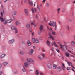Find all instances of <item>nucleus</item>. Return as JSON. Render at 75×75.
I'll list each match as a JSON object with an SVG mask.
<instances>
[{"mask_svg": "<svg viewBox=\"0 0 75 75\" xmlns=\"http://www.w3.org/2000/svg\"><path fill=\"white\" fill-rule=\"evenodd\" d=\"M45 57V54L42 53H41L40 55H39L38 56V58L39 60L41 61Z\"/></svg>", "mask_w": 75, "mask_h": 75, "instance_id": "3", "label": "nucleus"}, {"mask_svg": "<svg viewBox=\"0 0 75 75\" xmlns=\"http://www.w3.org/2000/svg\"><path fill=\"white\" fill-rule=\"evenodd\" d=\"M39 39L40 40H42V39H43V38L41 37V36H40L39 37Z\"/></svg>", "mask_w": 75, "mask_h": 75, "instance_id": "35", "label": "nucleus"}, {"mask_svg": "<svg viewBox=\"0 0 75 75\" xmlns=\"http://www.w3.org/2000/svg\"><path fill=\"white\" fill-rule=\"evenodd\" d=\"M60 47L62 49V48H63V46L62 45H60Z\"/></svg>", "mask_w": 75, "mask_h": 75, "instance_id": "39", "label": "nucleus"}, {"mask_svg": "<svg viewBox=\"0 0 75 75\" xmlns=\"http://www.w3.org/2000/svg\"><path fill=\"white\" fill-rule=\"evenodd\" d=\"M67 28L68 30H69L70 28H69V26H67Z\"/></svg>", "mask_w": 75, "mask_h": 75, "instance_id": "46", "label": "nucleus"}, {"mask_svg": "<svg viewBox=\"0 0 75 75\" xmlns=\"http://www.w3.org/2000/svg\"><path fill=\"white\" fill-rule=\"evenodd\" d=\"M4 1L5 3H6L7 1V0H4Z\"/></svg>", "mask_w": 75, "mask_h": 75, "instance_id": "55", "label": "nucleus"}, {"mask_svg": "<svg viewBox=\"0 0 75 75\" xmlns=\"http://www.w3.org/2000/svg\"><path fill=\"white\" fill-rule=\"evenodd\" d=\"M27 44L29 46H30V45H31V43L29 41H28L27 42Z\"/></svg>", "mask_w": 75, "mask_h": 75, "instance_id": "22", "label": "nucleus"}, {"mask_svg": "<svg viewBox=\"0 0 75 75\" xmlns=\"http://www.w3.org/2000/svg\"><path fill=\"white\" fill-rule=\"evenodd\" d=\"M56 51H57L58 53H59V50L58 49H56Z\"/></svg>", "mask_w": 75, "mask_h": 75, "instance_id": "44", "label": "nucleus"}, {"mask_svg": "<svg viewBox=\"0 0 75 75\" xmlns=\"http://www.w3.org/2000/svg\"><path fill=\"white\" fill-rule=\"evenodd\" d=\"M46 6L47 7H50V3H46Z\"/></svg>", "mask_w": 75, "mask_h": 75, "instance_id": "28", "label": "nucleus"}, {"mask_svg": "<svg viewBox=\"0 0 75 75\" xmlns=\"http://www.w3.org/2000/svg\"><path fill=\"white\" fill-rule=\"evenodd\" d=\"M16 29V27H15V26H12L11 27V29H12V30H15Z\"/></svg>", "mask_w": 75, "mask_h": 75, "instance_id": "25", "label": "nucleus"}, {"mask_svg": "<svg viewBox=\"0 0 75 75\" xmlns=\"http://www.w3.org/2000/svg\"><path fill=\"white\" fill-rule=\"evenodd\" d=\"M26 28L28 29H29L30 28V25L29 24H28L26 25Z\"/></svg>", "mask_w": 75, "mask_h": 75, "instance_id": "20", "label": "nucleus"}, {"mask_svg": "<svg viewBox=\"0 0 75 75\" xmlns=\"http://www.w3.org/2000/svg\"><path fill=\"white\" fill-rule=\"evenodd\" d=\"M22 60L23 61H24V59L23 58H22Z\"/></svg>", "mask_w": 75, "mask_h": 75, "instance_id": "56", "label": "nucleus"}, {"mask_svg": "<svg viewBox=\"0 0 75 75\" xmlns=\"http://www.w3.org/2000/svg\"><path fill=\"white\" fill-rule=\"evenodd\" d=\"M51 50H52V51H54V50L53 47H52L51 48Z\"/></svg>", "mask_w": 75, "mask_h": 75, "instance_id": "48", "label": "nucleus"}, {"mask_svg": "<svg viewBox=\"0 0 75 75\" xmlns=\"http://www.w3.org/2000/svg\"><path fill=\"white\" fill-rule=\"evenodd\" d=\"M34 52V50L33 49H31L29 52V54L30 55H32Z\"/></svg>", "mask_w": 75, "mask_h": 75, "instance_id": "10", "label": "nucleus"}, {"mask_svg": "<svg viewBox=\"0 0 75 75\" xmlns=\"http://www.w3.org/2000/svg\"><path fill=\"white\" fill-rule=\"evenodd\" d=\"M28 2L29 4L31 5V6H33V3L32 1H31L30 0H28Z\"/></svg>", "mask_w": 75, "mask_h": 75, "instance_id": "12", "label": "nucleus"}, {"mask_svg": "<svg viewBox=\"0 0 75 75\" xmlns=\"http://www.w3.org/2000/svg\"><path fill=\"white\" fill-rule=\"evenodd\" d=\"M56 47H58V45H57L56 44L55 45H54Z\"/></svg>", "mask_w": 75, "mask_h": 75, "instance_id": "53", "label": "nucleus"}, {"mask_svg": "<svg viewBox=\"0 0 75 75\" xmlns=\"http://www.w3.org/2000/svg\"><path fill=\"white\" fill-rule=\"evenodd\" d=\"M52 33L53 35H55V32L52 31Z\"/></svg>", "mask_w": 75, "mask_h": 75, "instance_id": "34", "label": "nucleus"}, {"mask_svg": "<svg viewBox=\"0 0 75 75\" xmlns=\"http://www.w3.org/2000/svg\"><path fill=\"white\" fill-rule=\"evenodd\" d=\"M26 15V16H28V10H25L24 11Z\"/></svg>", "mask_w": 75, "mask_h": 75, "instance_id": "16", "label": "nucleus"}, {"mask_svg": "<svg viewBox=\"0 0 75 75\" xmlns=\"http://www.w3.org/2000/svg\"><path fill=\"white\" fill-rule=\"evenodd\" d=\"M11 20H13V21H14V20H15V18H14V16H11Z\"/></svg>", "mask_w": 75, "mask_h": 75, "instance_id": "26", "label": "nucleus"}, {"mask_svg": "<svg viewBox=\"0 0 75 75\" xmlns=\"http://www.w3.org/2000/svg\"><path fill=\"white\" fill-rule=\"evenodd\" d=\"M32 11L33 13H34L35 12H37V10H32Z\"/></svg>", "mask_w": 75, "mask_h": 75, "instance_id": "30", "label": "nucleus"}, {"mask_svg": "<svg viewBox=\"0 0 75 75\" xmlns=\"http://www.w3.org/2000/svg\"><path fill=\"white\" fill-rule=\"evenodd\" d=\"M35 42L36 43H38L39 42V41L38 40V39H35Z\"/></svg>", "mask_w": 75, "mask_h": 75, "instance_id": "33", "label": "nucleus"}, {"mask_svg": "<svg viewBox=\"0 0 75 75\" xmlns=\"http://www.w3.org/2000/svg\"><path fill=\"white\" fill-rule=\"evenodd\" d=\"M57 71L58 72H60L61 71V67L59 66L57 68Z\"/></svg>", "mask_w": 75, "mask_h": 75, "instance_id": "9", "label": "nucleus"}, {"mask_svg": "<svg viewBox=\"0 0 75 75\" xmlns=\"http://www.w3.org/2000/svg\"><path fill=\"white\" fill-rule=\"evenodd\" d=\"M50 37V39L51 38V39H52V40H54V37L51 36Z\"/></svg>", "mask_w": 75, "mask_h": 75, "instance_id": "36", "label": "nucleus"}, {"mask_svg": "<svg viewBox=\"0 0 75 75\" xmlns=\"http://www.w3.org/2000/svg\"><path fill=\"white\" fill-rule=\"evenodd\" d=\"M49 25L50 26H51L52 25V22H50V23H49Z\"/></svg>", "mask_w": 75, "mask_h": 75, "instance_id": "40", "label": "nucleus"}, {"mask_svg": "<svg viewBox=\"0 0 75 75\" xmlns=\"http://www.w3.org/2000/svg\"><path fill=\"white\" fill-rule=\"evenodd\" d=\"M47 67L48 69H51L52 68V64L50 63L47 64Z\"/></svg>", "mask_w": 75, "mask_h": 75, "instance_id": "6", "label": "nucleus"}, {"mask_svg": "<svg viewBox=\"0 0 75 75\" xmlns=\"http://www.w3.org/2000/svg\"><path fill=\"white\" fill-rule=\"evenodd\" d=\"M62 12H64L65 11V10H62Z\"/></svg>", "mask_w": 75, "mask_h": 75, "instance_id": "61", "label": "nucleus"}, {"mask_svg": "<svg viewBox=\"0 0 75 75\" xmlns=\"http://www.w3.org/2000/svg\"><path fill=\"white\" fill-rule=\"evenodd\" d=\"M7 64H8V63L6 62H4L2 63V65L3 66H6Z\"/></svg>", "mask_w": 75, "mask_h": 75, "instance_id": "19", "label": "nucleus"}, {"mask_svg": "<svg viewBox=\"0 0 75 75\" xmlns=\"http://www.w3.org/2000/svg\"><path fill=\"white\" fill-rule=\"evenodd\" d=\"M2 68V65L1 64H0V68Z\"/></svg>", "mask_w": 75, "mask_h": 75, "instance_id": "54", "label": "nucleus"}, {"mask_svg": "<svg viewBox=\"0 0 75 75\" xmlns=\"http://www.w3.org/2000/svg\"><path fill=\"white\" fill-rule=\"evenodd\" d=\"M65 55L66 57H69V55H70L69 53L68 52H66Z\"/></svg>", "mask_w": 75, "mask_h": 75, "instance_id": "17", "label": "nucleus"}, {"mask_svg": "<svg viewBox=\"0 0 75 75\" xmlns=\"http://www.w3.org/2000/svg\"><path fill=\"white\" fill-rule=\"evenodd\" d=\"M34 24L33 22H32L31 23V25H34Z\"/></svg>", "mask_w": 75, "mask_h": 75, "instance_id": "59", "label": "nucleus"}, {"mask_svg": "<svg viewBox=\"0 0 75 75\" xmlns=\"http://www.w3.org/2000/svg\"><path fill=\"white\" fill-rule=\"evenodd\" d=\"M68 64L69 65V66H70V64H72V63L71 62H67Z\"/></svg>", "mask_w": 75, "mask_h": 75, "instance_id": "31", "label": "nucleus"}, {"mask_svg": "<svg viewBox=\"0 0 75 75\" xmlns=\"http://www.w3.org/2000/svg\"><path fill=\"white\" fill-rule=\"evenodd\" d=\"M14 41H15V40L14 39H12L11 40H10L8 41V43L9 44H13V43H14Z\"/></svg>", "mask_w": 75, "mask_h": 75, "instance_id": "5", "label": "nucleus"}, {"mask_svg": "<svg viewBox=\"0 0 75 75\" xmlns=\"http://www.w3.org/2000/svg\"><path fill=\"white\" fill-rule=\"evenodd\" d=\"M67 69L68 70H71V69L70 68V67H67Z\"/></svg>", "mask_w": 75, "mask_h": 75, "instance_id": "45", "label": "nucleus"}, {"mask_svg": "<svg viewBox=\"0 0 75 75\" xmlns=\"http://www.w3.org/2000/svg\"><path fill=\"white\" fill-rule=\"evenodd\" d=\"M38 8L39 10H40V6H38Z\"/></svg>", "mask_w": 75, "mask_h": 75, "instance_id": "63", "label": "nucleus"}, {"mask_svg": "<svg viewBox=\"0 0 75 75\" xmlns=\"http://www.w3.org/2000/svg\"><path fill=\"white\" fill-rule=\"evenodd\" d=\"M3 74V72L2 71H0V75H1Z\"/></svg>", "mask_w": 75, "mask_h": 75, "instance_id": "49", "label": "nucleus"}, {"mask_svg": "<svg viewBox=\"0 0 75 75\" xmlns=\"http://www.w3.org/2000/svg\"><path fill=\"white\" fill-rule=\"evenodd\" d=\"M48 35L49 36H50V37H51V36H52L51 35V33H48Z\"/></svg>", "mask_w": 75, "mask_h": 75, "instance_id": "43", "label": "nucleus"}, {"mask_svg": "<svg viewBox=\"0 0 75 75\" xmlns=\"http://www.w3.org/2000/svg\"><path fill=\"white\" fill-rule=\"evenodd\" d=\"M26 60L27 62H25L23 64L24 67H28L30 64H33L34 63V61L33 59L30 58H26Z\"/></svg>", "mask_w": 75, "mask_h": 75, "instance_id": "1", "label": "nucleus"}, {"mask_svg": "<svg viewBox=\"0 0 75 75\" xmlns=\"http://www.w3.org/2000/svg\"><path fill=\"white\" fill-rule=\"evenodd\" d=\"M32 41L33 43H35V39L34 38H33L32 39Z\"/></svg>", "mask_w": 75, "mask_h": 75, "instance_id": "24", "label": "nucleus"}, {"mask_svg": "<svg viewBox=\"0 0 75 75\" xmlns=\"http://www.w3.org/2000/svg\"><path fill=\"white\" fill-rule=\"evenodd\" d=\"M3 14H5V13H4V10H3V12H1V17H3Z\"/></svg>", "mask_w": 75, "mask_h": 75, "instance_id": "29", "label": "nucleus"}, {"mask_svg": "<svg viewBox=\"0 0 75 75\" xmlns=\"http://www.w3.org/2000/svg\"><path fill=\"white\" fill-rule=\"evenodd\" d=\"M53 44L54 45H55L56 44V43L55 42H53Z\"/></svg>", "mask_w": 75, "mask_h": 75, "instance_id": "58", "label": "nucleus"}, {"mask_svg": "<svg viewBox=\"0 0 75 75\" xmlns=\"http://www.w3.org/2000/svg\"><path fill=\"white\" fill-rule=\"evenodd\" d=\"M35 18L37 19H38V15H36Z\"/></svg>", "mask_w": 75, "mask_h": 75, "instance_id": "41", "label": "nucleus"}, {"mask_svg": "<svg viewBox=\"0 0 75 75\" xmlns=\"http://www.w3.org/2000/svg\"><path fill=\"white\" fill-rule=\"evenodd\" d=\"M64 51H67V46L65 45H64L63 46V48L62 49Z\"/></svg>", "mask_w": 75, "mask_h": 75, "instance_id": "7", "label": "nucleus"}, {"mask_svg": "<svg viewBox=\"0 0 75 75\" xmlns=\"http://www.w3.org/2000/svg\"><path fill=\"white\" fill-rule=\"evenodd\" d=\"M0 20L1 22H3L5 24H6L7 23H10L11 22V19L6 20V19H3V18L0 17Z\"/></svg>", "mask_w": 75, "mask_h": 75, "instance_id": "2", "label": "nucleus"}, {"mask_svg": "<svg viewBox=\"0 0 75 75\" xmlns=\"http://www.w3.org/2000/svg\"><path fill=\"white\" fill-rule=\"evenodd\" d=\"M71 69L73 71V72H75V71L74 70V69Z\"/></svg>", "mask_w": 75, "mask_h": 75, "instance_id": "64", "label": "nucleus"}, {"mask_svg": "<svg viewBox=\"0 0 75 75\" xmlns=\"http://www.w3.org/2000/svg\"><path fill=\"white\" fill-rule=\"evenodd\" d=\"M44 20L45 22H47V20L45 18Z\"/></svg>", "mask_w": 75, "mask_h": 75, "instance_id": "47", "label": "nucleus"}, {"mask_svg": "<svg viewBox=\"0 0 75 75\" xmlns=\"http://www.w3.org/2000/svg\"><path fill=\"white\" fill-rule=\"evenodd\" d=\"M23 68L22 69V71H23V72H26V69H25V67L23 66Z\"/></svg>", "mask_w": 75, "mask_h": 75, "instance_id": "11", "label": "nucleus"}, {"mask_svg": "<svg viewBox=\"0 0 75 75\" xmlns=\"http://www.w3.org/2000/svg\"><path fill=\"white\" fill-rule=\"evenodd\" d=\"M32 36H33V35H34V33L33 32L32 33Z\"/></svg>", "mask_w": 75, "mask_h": 75, "instance_id": "62", "label": "nucleus"}, {"mask_svg": "<svg viewBox=\"0 0 75 75\" xmlns=\"http://www.w3.org/2000/svg\"><path fill=\"white\" fill-rule=\"evenodd\" d=\"M42 51H43V52H45V50L44 49H42Z\"/></svg>", "mask_w": 75, "mask_h": 75, "instance_id": "57", "label": "nucleus"}, {"mask_svg": "<svg viewBox=\"0 0 75 75\" xmlns=\"http://www.w3.org/2000/svg\"><path fill=\"white\" fill-rule=\"evenodd\" d=\"M40 75H44V74H43V73L42 72H41L40 73Z\"/></svg>", "mask_w": 75, "mask_h": 75, "instance_id": "60", "label": "nucleus"}, {"mask_svg": "<svg viewBox=\"0 0 75 75\" xmlns=\"http://www.w3.org/2000/svg\"><path fill=\"white\" fill-rule=\"evenodd\" d=\"M13 15H16L17 14V12L16 11H14L13 12Z\"/></svg>", "mask_w": 75, "mask_h": 75, "instance_id": "37", "label": "nucleus"}, {"mask_svg": "<svg viewBox=\"0 0 75 75\" xmlns=\"http://www.w3.org/2000/svg\"><path fill=\"white\" fill-rule=\"evenodd\" d=\"M61 64H62V67H65V65H64V63H62Z\"/></svg>", "mask_w": 75, "mask_h": 75, "instance_id": "42", "label": "nucleus"}, {"mask_svg": "<svg viewBox=\"0 0 75 75\" xmlns=\"http://www.w3.org/2000/svg\"><path fill=\"white\" fill-rule=\"evenodd\" d=\"M33 49H35V48H36V47H35V46H33Z\"/></svg>", "mask_w": 75, "mask_h": 75, "instance_id": "50", "label": "nucleus"}, {"mask_svg": "<svg viewBox=\"0 0 75 75\" xmlns=\"http://www.w3.org/2000/svg\"><path fill=\"white\" fill-rule=\"evenodd\" d=\"M39 72V70H37L36 71L35 74H36V75H38L39 74V72Z\"/></svg>", "mask_w": 75, "mask_h": 75, "instance_id": "27", "label": "nucleus"}, {"mask_svg": "<svg viewBox=\"0 0 75 75\" xmlns=\"http://www.w3.org/2000/svg\"><path fill=\"white\" fill-rule=\"evenodd\" d=\"M46 44L48 45V47H50L51 45V43L48 41H47Z\"/></svg>", "mask_w": 75, "mask_h": 75, "instance_id": "21", "label": "nucleus"}, {"mask_svg": "<svg viewBox=\"0 0 75 75\" xmlns=\"http://www.w3.org/2000/svg\"><path fill=\"white\" fill-rule=\"evenodd\" d=\"M15 34H16V33H17L18 32V30L17 29H16L15 30Z\"/></svg>", "mask_w": 75, "mask_h": 75, "instance_id": "32", "label": "nucleus"}, {"mask_svg": "<svg viewBox=\"0 0 75 75\" xmlns=\"http://www.w3.org/2000/svg\"><path fill=\"white\" fill-rule=\"evenodd\" d=\"M19 54L20 55H24V51L21 50L19 52Z\"/></svg>", "mask_w": 75, "mask_h": 75, "instance_id": "15", "label": "nucleus"}, {"mask_svg": "<svg viewBox=\"0 0 75 75\" xmlns=\"http://www.w3.org/2000/svg\"><path fill=\"white\" fill-rule=\"evenodd\" d=\"M15 24L16 25H20L21 23L18 21H16L15 22Z\"/></svg>", "mask_w": 75, "mask_h": 75, "instance_id": "8", "label": "nucleus"}, {"mask_svg": "<svg viewBox=\"0 0 75 75\" xmlns=\"http://www.w3.org/2000/svg\"><path fill=\"white\" fill-rule=\"evenodd\" d=\"M28 71L29 72H31L32 71H33V70H31V69H30L28 70Z\"/></svg>", "mask_w": 75, "mask_h": 75, "instance_id": "51", "label": "nucleus"}, {"mask_svg": "<svg viewBox=\"0 0 75 75\" xmlns=\"http://www.w3.org/2000/svg\"><path fill=\"white\" fill-rule=\"evenodd\" d=\"M62 68L63 70H65V66L62 67Z\"/></svg>", "mask_w": 75, "mask_h": 75, "instance_id": "38", "label": "nucleus"}, {"mask_svg": "<svg viewBox=\"0 0 75 75\" xmlns=\"http://www.w3.org/2000/svg\"><path fill=\"white\" fill-rule=\"evenodd\" d=\"M39 29L40 31L38 32V34L41 35V32L42 31V30H43V26L42 25H41L39 28Z\"/></svg>", "mask_w": 75, "mask_h": 75, "instance_id": "4", "label": "nucleus"}, {"mask_svg": "<svg viewBox=\"0 0 75 75\" xmlns=\"http://www.w3.org/2000/svg\"><path fill=\"white\" fill-rule=\"evenodd\" d=\"M52 25L53 27H55V29H56V28H57V25L56 24V23L53 22L52 24Z\"/></svg>", "mask_w": 75, "mask_h": 75, "instance_id": "14", "label": "nucleus"}, {"mask_svg": "<svg viewBox=\"0 0 75 75\" xmlns=\"http://www.w3.org/2000/svg\"><path fill=\"white\" fill-rule=\"evenodd\" d=\"M57 68V65H56L55 64H53V69H56Z\"/></svg>", "mask_w": 75, "mask_h": 75, "instance_id": "18", "label": "nucleus"}, {"mask_svg": "<svg viewBox=\"0 0 75 75\" xmlns=\"http://www.w3.org/2000/svg\"><path fill=\"white\" fill-rule=\"evenodd\" d=\"M5 56H6V54H2L1 56V58L2 59V58H4V57H5Z\"/></svg>", "mask_w": 75, "mask_h": 75, "instance_id": "23", "label": "nucleus"}, {"mask_svg": "<svg viewBox=\"0 0 75 75\" xmlns=\"http://www.w3.org/2000/svg\"><path fill=\"white\" fill-rule=\"evenodd\" d=\"M24 2L25 3H27V0H24Z\"/></svg>", "mask_w": 75, "mask_h": 75, "instance_id": "52", "label": "nucleus"}, {"mask_svg": "<svg viewBox=\"0 0 75 75\" xmlns=\"http://www.w3.org/2000/svg\"><path fill=\"white\" fill-rule=\"evenodd\" d=\"M71 45L73 47H75V42L74 41H72L71 42Z\"/></svg>", "mask_w": 75, "mask_h": 75, "instance_id": "13", "label": "nucleus"}]
</instances>
